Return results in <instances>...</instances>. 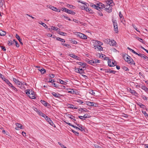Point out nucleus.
Returning <instances> with one entry per match:
<instances>
[{"instance_id":"nucleus-62","label":"nucleus","mask_w":148,"mask_h":148,"mask_svg":"<svg viewBox=\"0 0 148 148\" xmlns=\"http://www.w3.org/2000/svg\"><path fill=\"white\" fill-rule=\"evenodd\" d=\"M110 39L108 38L107 39H106L104 40V41L107 43H108V42H110Z\"/></svg>"},{"instance_id":"nucleus-39","label":"nucleus","mask_w":148,"mask_h":148,"mask_svg":"<svg viewBox=\"0 0 148 148\" xmlns=\"http://www.w3.org/2000/svg\"><path fill=\"white\" fill-rule=\"evenodd\" d=\"M76 101L79 104H82L84 103V102L82 100L80 99H78Z\"/></svg>"},{"instance_id":"nucleus-24","label":"nucleus","mask_w":148,"mask_h":148,"mask_svg":"<svg viewBox=\"0 0 148 148\" xmlns=\"http://www.w3.org/2000/svg\"><path fill=\"white\" fill-rule=\"evenodd\" d=\"M67 116L69 118L73 120V121H76L75 117L71 115H70V114H68L67 115Z\"/></svg>"},{"instance_id":"nucleus-42","label":"nucleus","mask_w":148,"mask_h":148,"mask_svg":"<svg viewBox=\"0 0 148 148\" xmlns=\"http://www.w3.org/2000/svg\"><path fill=\"white\" fill-rule=\"evenodd\" d=\"M21 87H20L22 89H25V87L24 86V84L23 83H22L21 84Z\"/></svg>"},{"instance_id":"nucleus-1","label":"nucleus","mask_w":148,"mask_h":148,"mask_svg":"<svg viewBox=\"0 0 148 148\" xmlns=\"http://www.w3.org/2000/svg\"><path fill=\"white\" fill-rule=\"evenodd\" d=\"M124 60L129 64H135L134 61H133L132 58L127 54H125L123 56Z\"/></svg>"},{"instance_id":"nucleus-63","label":"nucleus","mask_w":148,"mask_h":148,"mask_svg":"<svg viewBox=\"0 0 148 148\" xmlns=\"http://www.w3.org/2000/svg\"><path fill=\"white\" fill-rule=\"evenodd\" d=\"M54 82V80H53V79H51V78H50L49 79V81H48V82L52 83Z\"/></svg>"},{"instance_id":"nucleus-43","label":"nucleus","mask_w":148,"mask_h":148,"mask_svg":"<svg viewBox=\"0 0 148 148\" xmlns=\"http://www.w3.org/2000/svg\"><path fill=\"white\" fill-rule=\"evenodd\" d=\"M85 110H84V109L83 108H80L78 109V111L79 112H82L83 111L86 112L87 110L86 109H85Z\"/></svg>"},{"instance_id":"nucleus-14","label":"nucleus","mask_w":148,"mask_h":148,"mask_svg":"<svg viewBox=\"0 0 148 148\" xmlns=\"http://www.w3.org/2000/svg\"><path fill=\"white\" fill-rule=\"evenodd\" d=\"M97 42L100 45H97L96 46V47L100 51L102 50L103 48L102 47L100 46V45H101V42L99 41H97Z\"/></svg>"},{"instance_id":"nucleus-35","label":"nucleus","mask_w":148,"mask_h":148,"mask_svg":"<svg viewBox=\"0 0 148 148\" xmlns=\"http://www.w3.org/2000/svg\"><path fill=\"white\" fill-rule=\"evenodd\" d=\"M36 109L37 110V112L41 116H43V115L44 113H42L39 110H38L37 108H36Z\"/></svg>"},{"instance_id":"nucleus-38","label":"nucleus","mask_w":148,"mask_h":148,"mask_svg":"<svg viewBox=\"0 0 148 148\" xmlns=\"http://www.w3.org/2000/svg\"><path fill=\"white\" fill-rule=\"evenodd\" d=\"M58 33L61 35H62V36H65V35H66V34H67L66 33H64V32H59Z\"/></svg>"},{"instance_id":"nucleus-32","label":"nucleus","mask_w":148,"mask_h":148,"mask_svg":"<svg viewBox=\"0 0 148 148\" xmlns=\"http://www.w3.org/2000/svg\"><path fill=\"white\" fill-rule=\"evenodd\" d=\"M40 22H39V23L41 25H42L43 27H45L47 28V25L45 24V23L42 22L41 21H40Z\"/></svg>"},{"instance_id":"nucleus-40","label":"nucleus","mask_w":148,"mask_h":148,"mask_svg":"<svg viewBox=\"0 0 148 148\" xmlns=\"http://www.w3.org/2000/svg\"><path fill=\"white\" fill-rule=\"evenodd\" d=\"M52 29L53 30H55L56 31H58V30H60V29L59 28L57 27H56L53 26L52 27Z\"/></svg>"},{"instance_id":"nucleus-44","label":"nucleus","mask_w":148,"mask_h":148,"mask_svg":"<svg viewBox=\"0 0 148 148\" xmlns=\"http://www.w3.org/2000/svg\"><path fill=\"white\" fill-rule=\"evenodd\" d=\"M40 71L41 72V73L42 74H44V73L46 72L45 70L44 69L42 68L40 70Z\"/></svg>"},{"instance_id":"nucleus-27","label":"nucleus","mask_w":148,"mask_h":148,"mask_svg":"<svg viewBox=\"0 0 148 148\" xmlns=\"http://www.w3.org/2000/svg\"><path fill=\"white\" fill-rule=\"evenodd\" d=\"M56 40H58V41H61L62 42H65V41L64 39L61 38H60L59 37H57L56 38Z\"/></svg>"},{"instance_id":"nucleus-61","label":"nucleus","mask_w":148,"mask_h":148,"mask_svg":"<svg viewBox=\"0 0 148 148\" xmlns=\"http://www.w3.org/2000/svg\"><path fill=\"white\" fill-rule=\"evenodd\" d=\"M52 85H53V86H54V87H55L56 88H58V85L57 84H56L55 83H53V84L52 83Z\"/></svg>"},{"instance_id":"nucleus-7","label":"nucleus","mask_w":148,"mask_h":148,"mask_svg":"<svg viewBox=\"0 0 148 148\" xmlns=\"http://www.w3.org/2000/svg\"><path fill=\"white\" fill-rule=\"evenodd\" d=\"M86 104L88 106L94 107H96L97 105V104L96 103L90 101L86 102Z\"/></svg>"},{"instance_id":"nucleus-36","label":"nucleus","mask_w":148,"mask_h":148,"mask_svg":"<svg viewBox=\"0 0 148 148\" xmlns=\"http://www.w3.org/2000/svg\"><path fill=\"white\" fill-rule=\"evenodd\" d=\"M112 21L113 23L114 26H117V24L116 22V20H112Z\"/></svg>"},{"instance_id":"nucleus-57","label":"nucleus","mask_w":148,"mask_h":148,"mask_svg":"<svg viewBox=\"0 0 148 148\" xmlns=\"http://www.w3.org/2000/svg\"><path fill=\"white\" fill-rule=\"evenodd\" d=\"M94 62H95V61H94V60H90L89 62L90 64L91 65H92V64H95Z\"/></svg>"},{"instance_id":"nucleus-34","label":"nucleus","mask_w":148,"mask_h":148,"mask_svg":"<svg viewBox=\"0 0 148 148\" xmlns=\"http://www.w3.org/2000/svg\"><path fill=\"white\" fill-rule=\"evenodd\" d=\"M114 31L116 33L118 32V26H114Z\"/></svg>"},{"instance_id":"nucleus-55","label":"nucleus","mask_w":148,"mask_h":148,"mask_svg":"<svg viewBox=\"0 0 148 148\" xmlns=\"http://www.w3.org/2000/svg\"><path fill=\"white\" fill-rule=\"evenodd\" d=\"M8 45L10 46L13 44V43H12V41L10 40L8 41Z\"/></svg>"},{"instance_id":"nucleus-56","label":"nucleus","mask_w":148,"mask_h":148,"mask_svg":"<svg viewBox=\"0 0 148 148\" xmlns=\"http://www.w3.org/2000/svg\"><path fill=\"white\" fill-rule=\"evenodd\" d=\"M142 97L143 98V99L145 100H147V97H146L145 95H143L142 96Z\"/></svg>"},{"instance_id":"nucleus-21","label":"nucleus","mask_w":148,"mask_h":148,"mask_svg":"<svg viewBox=\"0 0 148 148\" xmlns=\"http://www.w3.org/2000/svg\"><path fill=\"white\" fill-rule=\"evenodd\" d=\"M3 79H4L3 80H4L10 87L12 85V84L10 82L8 79H6L5 78H3Z\"/></svg>"},{"instance_id":"nucleus-2","label":"nucleus","mask_w":148,"mask_h":148,"mask_svg":"<svg viewBox=\"0 0 148 148\" xmlns=\"http://www.w3.org/2000/svg\"><path fill=\"white\" fill-rule=\"evenodd\" d=\"M26 94L29 97L32 99H34L36 97L34 95V92L32 90L30 91L29 89H27L25 90Z\"/></svg>"},{"instance_id":"nucleus-49","label":"nucleus","mask_w":148,"mask_h":148,"mask_svg":"<svg viewBox=\"0 0 148 148\" xmlns=\"http://www.w3.org/2000/svg\"><path fill=\"white\" fill-rule=\"evenodd\" d=\"M62 45L64 46L65 47H66L68 48H70L71 47V46L69 45L68 44H62Z\"/></svg>"},{"instance_id":"nucleus-16","label":"nucleus","mask_w":148,"mask_h":148,"mask_svg":"<svg viewBox=\"0 0 148 148\" xmlns=\"http://www.w3.org/2000/svg\"><path fill=\"white\" fill-rule=\"evenodd\" d=\"M116 42L114 40H111L108 42V44L110 46H114L116 45Z\"/></svg>"},{"instance_id":"nucleus-48","label":"nucleus","mask_w":148,"mask_h":148,"mask_svg":"<svg viewBox=\"0 0 148 148\" xmlns=\"http://www.w3.org/2000/svg\"><path fill=\"white\" fill-rule=\"evenodd\" d=\"M73 21H74V22H75L78 24L80 23V24H82V23H81L79 21L75 19H73Z\"/></svg>"},{"instance_id":"nucleus-30","label":"nucleus","mask_w":148,"mask_h":148,"mask_svg":"<svg viewBox=\"0 0 148 148\" xmlns=\"http://www.w3.org/2000/svg\"><path fill=\"white\" fill-rule=\"evenodd\" d=\"M130 92L133 95H135V94H137V93L134 90H132L130 88Z\"/></svg>"},{"instance_id":"nucleus-18","label":"nucleus","mask_w":148,"mask_h":148,"mask_svg":"<svg viewBox=\"0 0 148 148\" xmlns=\"http://www.w3.org/2000/svg\"><path fill=\"white\" fill-rule=\"evenodd\" d=\"M137 104L141 108H143L145 109H146V107L143 104L141 103H137Z\"/></svg>"},{"instance_id":"nucleus-9","label":"nucleus","mask_w":148,"mask_h":148,"mask_svg":"<svg viewBox=\"0 0 148 148\" xmlns=\"http://www.w3.org/2000/svg\"><path fill=\"white\" fill-rule=\"evenodd\" d=\"M70 90L68 91V92L69 93L74 94H78V91L76 90H74L73 89H69Z\"/></svg>"},{"instance_id":"nucleus-53","label":"nucleus","mask_w":148,"mask_h":148,"mask_svg":"<svg viewBox=\"0 0 148 148\" xmlns=\"http://www.w3.org/2000/svg\"><path fill=\"white\" fill-rule=\"evenodd\" d=\"M122 68L123 70L125 71H127L129 70L128 68L125 66H122Z\"/></svg>"},{"instance_id":"nucleus-58","label":"nucleus","mask_w":148,"mask_h":148,"mask_svg":"<svg viewBox=\"0 0 148 148\" xmlns=\"http://www.w3.org/2000/svg\"><path fill=\"white\" fill-rule=\"evenodd\" d=\"M97 5L98 6H101L102 7H103L104 8V7L105 6L104 5L102 4L101 3H99L98 4H97Z\"/></svg>"},{"instance_id":"nucleus-15","label":"nucleus","mask_w":148,"mask_h":148,"mask_svg":"<svg viewBox=\"0 0 148 148\" xmlns=\"http://www.w3.org/2000/svg\"><path fill=\"white\" fill-rule=\"evenodd\" d=\"M16 125L17 127H16L15 129L16 130H18V128H20L21 129H22L23 125L22 124L19 123H16L15 124Z\"/></svg>"},{"instance_id":"nucleus-13","label":"nucleus","mask_w":148,"mask_h":148,"mask_svg":"<svg viewBox=\"0 0 148 148\" xmlns=\"http://www.w3.org/2000/svg\"><path fill=\"white\" fill-rule=\"evenodd\" d=\"M76 125L79 127V130H80L82 132H84L85 131V129L84 128V127H83L82 126V125H79V124H77L76 123H75Z\"/></svg>"},{"instance_id":"nucleus-45","label":"nucleus","mask_w":148,"mask_h":148,"mask_svg":"<svg viewBox=\"0 0 148 148\" xmlns=\"http://www.w3.org/2000/svg\"><path fill=\"white\" fill-rule=\"evenodd\" d=\"M89 92L91 94L95 95V93L94 90H89Z\"/></svg>"},{"instance_id":"nucleus-41","label":"nucleus","mask_w":148,"mask_h":148,"mask_svg":"<svg viewBox=\"0 0 148 148\" xmlns=\"http://www.w3.org/2000/svg\"><path fill=\"white\" fill-rule=\"evenodd\" d=\"M142 113L144 114L145 116L146 117H148V114L146 112V111L142 110Z\"/></svg>"},{"instance_id":"nucleus-37","label":"nucleus","mask_w":148,"mask_h":148,"mask_svg":"<svg viewBox=\"0 0 148 148\" xmlns=\"http://www.w3.org/2000/svg\"><path fill=\"white\" fill-rule=\"evenodd\" d=\"M51 125L53 126L54 127H55V124L53 123V121L51 120H49V121L48 122Z\"/></svg>"},{"instance_id":"nucleus-6","label":"nucleus","mask_w":148,"mask_h":148,"mask_svg":"<svg viewBox=\"0 0 148 148\" xmlns=\"http://www.w3.org/2000/svg\"><path fill=\"white\" fill-rule=\"evenodd\" d=\"M115 61H114L113 62V61L112 60H108V65L109 66H113L116 65V64L115 63Z\"/></svg>"},{"instance_id":"nucleus-33","label":"nucleus","mask_w":148,"mask_h":148,"mask_svg":"<svg viewBox=\"0 0 148 148\" xmlns=\"http://www.w3.org/2000/svg\"><path fill=\"white\" fill-rule=\"evenodd\" d=\"M59 82L62 84L66 85L67 84V83L66 82H65L61 79H60L59 80Z\"/></svg>"},{"instance_id":"nucleus-3","label":"nucleus","mask_w":148,"mask_h":148,"mask_svg":"<svg viewBox=\"0 0 148 148\" xmlns=\"http://www.w3.org/2000/svg\"><path fill=\"white\" fill-rule=\"evenodd\" d=\"M77 34H76V35L77 36L80 37V38L84 39H86L87 38V36L80 32H77Z\"/></svg>"},{"instance_id":"nucleus-22","label":"nucleus","mask_w":148,"mask_h":148,"mask_svg":"<svg viewBox=\"0 0 148 148\" xmlns=\"http://www.w3.org/2000/svg\"><path fill=\"white\" fill-rule=\"evenodd\" d=\"M116 71L114 70H112L110 69H107L106 70V73H112L113 74L115 73Z\"/></svg>"},{"instance_id":"nucleus-31","label":"nucleus","mask_w":148,"mask_h":148,"mask_svg":"<svg viewBox=\"0 0 148 148\" xmlns=\"http://www.w3.org/2000/svg\"><path fill=\"white\" fill-rule=\"evenodd\" d=\"M16 37L18 40L20 42H21L22 41V40L20 38V37L17 34H16Z\"/></svg>"},{"instance_id":"nucleus-8","label":"nucleus","mask_w":148,"mask_h":148,"mask_svg":"<svg viewBox=\"0 0 148 148\" xmlns=\"http://www.w3.org/2000/svg\"><path fill=\"white\" fill-rule=\"evenodd\" d=\"M111 5H106L104 7L106 11L108 12H111L112 11V7Z\"/></svg>"},{"instance_id":"nucleus-60","label":"nucleus","mask_w":148,"mask_h":148,"mask_svg":"<svg viewBox=\"0 0 148 148\" xmlns=\"http://www.w3.org/2000/svg\"><path fill=\"white\" fill-rule=\"evenodd\" d=\"M13 81L15 82L16 84L17 82L19 81V80H17L16 78H13Z\"/></svg>"},{"instance_id":"nucleus-12","label":"nucleus","mask_w":148,"mask_h":148,"mask_svg":"<svg viewBox=\"0 0 148 148\" xmlns=\"http://www.w3.org/2000/svg\"><path fill=\"white\" fill-rule=\"evenodd\" d=\"M69 56L72 58H73L78 60H81L80 58L76 56L74 54H70L69 55Z\"/></svg>"},{"instance_id":"nucleus-19","label":"nucleus","mask_w":148,"mask_h":148,"mask_svg":"<svg viewBox=\"0 0 148 148\" xmlns=\"http://www.w3.org/2000/svg\"><path fill=\"white\" fill-rule=\"evenodd\" d=\"M50 8L52 10L55 11H57L58 12H60V10L59 9H58L57 8L52 6H51Z\"/></svg>"},{"instance_id":"nucleus-29","label":"nucleus","mask_w":148,"mask_h":148,"mask_svg":"<svg viewBox=\"0 0 148 148\" xmlns=\"http://www.w3.org/2000/svg\"><path fill=\"white\" fill-rule=\"evenodd\" d=\"M77 63L79 65L83 66H85L86 65V63H83L81 62H77Z\"/></svg>"},{"instance_id":"nucleus-4","label":"nucleus","mask_w":148,"mask_h":148,"mask_svg":"<svg viewBox=\"0 0 148 148\" xmlns=\"http://www.w3.org/2000/svg\"><path fill=\"white\" fill-rule=\"evenodd\" d=\"M90 7H92L95 9H96L100 11L101 10V9L103 8H102L98 6V5H96L94 4L93 3H91L90 5Z\"/></svg>"},{"instance_id":"nucleus-50","label":"nucleus","mask_w":148,"mask_h":148,"mask_svg":"<svg viewBox=\"0 0 148 148\" xmlns=\"http://www.w3.org/2000/svg\"><path fill=\"white\" fill-rule=\"evenodd\" d=\"M14 90L16 91H18V90L17 88H16L12 84V85L11 86H10Z\"/></svg>"},{"instance_id":"nucleus-51","label":"nucleus","mask_w":148,"mask_h":148,"mask_svg":"<svg viewBox=\"0 0 148 148\" xmlns=\"http://www.w3.org/2000/svg\"><path fill=\"white\" fill-rule=\"evenodd\" d=\"M94 61H95V62H94L95 64L96 63H99L100 62V60H99L97 59H94Z\"/></svg>"},{"instance_id":"nucleus-64","label":"nucleus","mask_w":148,"mask_h":148,"mask_svg":"<svg viewBox=\"0 0 148 148\" xmlns=\"http://www.w3.org/2000/svg\"><path fill=\"white\" fill-rule=\"evenodd\" d=\"M1 49L3 51H6V49L5 47L3 46H1Z\"/></svg>"},{"instance_id":"nucleus-54","label":"nucleus","mask_w":148,"mask_h":148,"mask_svg":"<svg viewBox=\"0 0 148 148\" xmlns=\"http://www.w3.org/2000/svg\"><path fill=\"white\" fill-rule=\"evenodd\" d=\"M21 82L19 81H18L17 82L16 84L18 87H21Z\"/></svg>"},{"instance_id":"nucleus-23","label":"nucleus","mask_w":148,"mask_h":148,"mask_svg":"<svg viewBox=\"0 0 148 148\" xmlns=\"http://www.w3.org/2000/svg\"><path fill=\"white\" fill-rule=\"evenodd\" d=\"M66 12L69 14H71L73 15L75 14V13L72 10L67 9V10Z\"/></svg>"},{"instance_id":"nucleus-11","label":"nucleus","mask_w":148,"mask_h":148,"mask_svg":"<svg viewBox=\"0 0 148 148\" xmlns=\"http://www.w3.org/2000/svg\"><path fill=\"white\" fill-rule=\"evenodd\" d=\"M106 3L108 5H107L113 6L114 5V3L112 0H107L106 2Z\"/></svg>"},{"instance_id":"nucleus-10","label":"nucleus","mask_w":148,"mask_h":148,"mask_svg":"<svg viewBox=\"0 0 148 148\" xmlns=\"http://www.w3.org/2000/svg\"><path fill=\"white\" fill-rule=\"evenodd\" d=\"M51 94L53 95L54 97L57 98H60L62 96V95L58 93H56L55 92H51Z\"/></svg>"},{"instance_id":"nucleus-52","label":"nucleus","mask_w":148,"mask_h":148,"mask_svg":"<svg viewBox=\"0 0 148 148\" xmlns=\"http://www.w3.org/2000/svg\"><path fill=\"white\" fill-rule=\"evenodd\" d=\"M74 106L73 105H70V106L69 107L71 108H74L75 109H76L77 108L76 107H74Z\"/></svg>"},{"instance_id":"nucleus-28","label":"nucleus","mask_w":148,"mask_h":148,"mask_svg":"<svg viewBox=\"0 0 148 148\" xmlns=\"http://www.w3.org/2000/svg\"><path fill=\"white\" fill-rule=\"evenodd\" d=\"M141 88L143 89L146 92H148V88L147 87H146L145 86H143L141 87Z\"/></svg>"},{"instance_id":"nucleus-25","label":"nucleus","mask_w":148,"mask_h":148,"mask_svg":"<svg viewBox=\"0 0 148 148\" xmlns=\"http://www.w3.org/2000/svg\"><path fill=\"white\" fill-rule=\"evenodd\" d=\"M84 9L87 12H89L90 13L92 12V10L89 8H88L87 7H84Z\"/></svg>"},{"instance_id":"nucleus-59","label":"nucleus","mask_w":148,"mask_h":148,"mask_svg":"<svg viewBox=\"0 0 148 148\" xmlns=\"http://www.w3.org/2000/svg\"><path fill=\"white\" fill-rule=\"evenodd\" d=\"M45 119L48 122H49V120H51L50 118L47 116L45 118Z\"/></svg>"},{"instance_id":"nucleus-26","label":"nucleus","mask_w":148,"mask_h":148,"mask_svg":"<svg viewBox=\"0 0 148 148\" xmlns=\"http://www.w3.org/2000/svg\"><path fill=\"white\" fill-rule=\"evenodd\" d=\"M6 33L5 32L2 30H0V36H4L5 35Z\"/></svg>"},{"instance_id":"nucleus-47","label":"nucleus","mask_w":148,"mask_h":148,"mask_svg":"<svg viewBox=\"0 0 148 148\" xmlns=\"http://www.w3.org/2000/svg\"><path fill=\"white\" fill-rule=\"evenodd\" d=\"M132 25L133 27V28L134 29H135L137 31L140 32V31L138 30V29L136 27V26H135L134 24H132Z\"/></svg>"},{"instance_id":"nucleus-17","label":"nucleus","mask_w":148,"mask_h":148,"mask_svg":"<svg viewBox=\"0 0 148 148\" xmlns=\"http://www.w3.org/2000/svg\"><path fill=\"white\" fill-rule=\"evenodd\" d=\"M78 117L81 119H84L89 118L88 114H85L83 116H79Z\"/></svg>"},{"instance_id":"nucleus-20","label":"nucleus","mask_w":148,"mask_h":148,"mask_svg":"<svg viewBox=\"0 0 148 148\" xmlns=\"http://www.w3.org/2000/svg\"><path fill=\"white\" fill-rule=\"evenodd\" d=\"M40 102L41 103H42L45 106H48L49 105V103H48L47 102L45 101L44 100H41L40 101Z\"/></svg>"},{"instance_id":"nucleus-46","label":"nucleus","mask_w":148,"mask_h":148,"mask_svg":"<svg viewBox=\"0 0 148 148\" xmlns=\"http://www.w3.org/2000/svg\"><path fill=\"white\" fill-rule=\"evenodd\" d=\"M136 39L140 42L142 43H144L143 41V40L142 39L139 38V37H136Z\"/></svg>"},{"instance_id":"nucleus-5","label":"nucleus","mask_w":148,"mask_h":148,"mask_svg":"<svg viewBox=\"0 0 148 148\" xmlns=\"http://www.w3.org/2000/svg\"><path fill=\"white\" fill-rule=\"evenodd\" d=\"M79 67H80V66ZM75 71L76 72L80 74L84 73V72L83 71V70L82 68H75Z\"/></svg>"}]
</instances>
